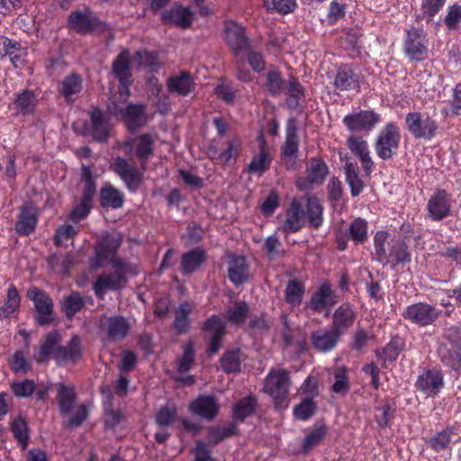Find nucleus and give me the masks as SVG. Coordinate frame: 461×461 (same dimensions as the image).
Listing matches in <instances>:
<instances>
[{
	"label": "nucleus",
	"mask_w": 461,
	"mask_h": 461,
	"mask_svg": "<svg viewBox=\"0 0 461 461\" xmlns=\"http://www.w3.org/2000/svg\"><path fill=\"white\" fill-rule=\"evenodd\" d=\"M83 90V78L76 73L71 72L67 75L58 86L59 95L65 99L66 103H73Z\"/></svg>",
	"instance_id": "24"
},
{
	"label": "nucleus",
	"mask_w": 461,
	"mask_h": 461,
	"mask_svg": "<svg viewBox=\"0 0 461 461\" xmlns=\"http://www.w3.org/2000/svg\"><path fill=\"white\" fill-rule=\"evenodd\" d=\"M221 366L226 373H235L240 370V350L225 353L221 359Z\"/></svg>",
	"instance_id": "63"
},
{
	"label": "nucleus",
	"mask_w": 461,
	"mask_h": 461,
	"mask_svg": "<svg viewBox=\"0 0 461 461\" xmlns=\"http://www.w3.org/2000/svg\"><path fill=\"white\" fill-rule=\"evenodd\" d=\"M205 252L201 249H194L182 256L180 271L184 276H190L197 270L205 261Z\"/></svg>",
	"instance_id": "34"
},
{
	"label": "nucleus",
	"mask_w": 461,
	"mask_h": 461,
	"mask_svg": "<svg viewBox=\"0 0 461 461\" xmlns=\"http://www.w3.org/2000/svg\"><path fill=\"white\" fill-rule=\"evenodd\" d=\"M167 87L170 93L185 96L194 90V82L188 72L182 71L167 79Z\"/></svg>",
	"instance_id": "30"
},
{
	"label": "nucleus",
	"mask_w": 461,
	"mask_h": 461,
	"mask_svg": "<svg viewBox=\"0 0 461 461\" xmlns=\"http://www.w3.org/2000/svg\"><path fill=\"white\" fill-rule=\"evenodd\" d=\"M438 113L429 112H411L405 117V127L415 139L432 140L439 132Z\"/></svg>",
	"instance_id": "2"
},
{
	"label": "nucleus",
	"mask_w": 461,
	"mask_h": 461,
	"mask_svg": "<svg viewBox=\"0 0 461 461\" xmlns=\"http://www.w3.org/2000/svg\"><path fill=\"white\" fill-rule=\"evenodd\" d=\"M100 200L103 207L121 208L124 202V194L112 185H105L100 193Z\"/></svg>",
	"instance_id": "43"
},
{
	"label": "nucleus",
	"mask_w": 461,
	"mask_h": 461,
	"mask_svg": "<svg viewBox=\"0 0 461 461\" xmlns=\"http://www.w3.org/2000/svg\"><path fill=\"white\" fill-rule=\"evenodd\" d=\"M59 334L57 331L50 332L42 343L38 355L35 358L38 362H43L48 360L50 355H54V357L58 360V349L61 348L59 346Z\"/></svg>",
	"instance_id": "44"
},
{
	"label": "nucleus",
	"mask_w": 461,
	"mask_h": 461,
	"mask_svg": "<svg viewBox=\"0 0 461 461\" xmlns=\"http://www.w3.org/2000/svg\"><path fill=\"white\" fill-rule=\"evenodd\" d=\"M194 362V349L192 343H187L184 347L183 356L176 363V370L179 373H185L189 371Z\"/></svg>",
	"instance_id": "64"
},
{
	"label": "nucleus",
	"mask_w": 461,
	"mask_h": 461,
	"mask_svg": "<svg viewBox=\"0 0 461 461\" xmlns=\"http://www.w3.org/2000/svg\"><path fill=\"white\" fill-rule=\"evenodd\" d=\"M290 384L286 370H271L265 379L264 391L282 404L287 397Z\"/></svg>",
	"instance_id": "9"
},
{
	"label": "nucleus",
	"mask_w": 461,
	"mask_h": 461,
	"mask_svg": "<svg viewBox=\"0 0 461 461\" xmlns=\"http://www.w3.org/2000/svg\"><path fill=\"white\" fill-rule=\"evenodd\" d=\"M113 172L125 184L130 192H135L142 184L143 173L134 165L131 164L126 158L117 157L112 163Z\"/></svg>",
	"instance_id": "10"
},
{
	"label": "nucleus",
	"mask_w": 461,
	"mask_h": 461,
	"mask_svg": "<svg viewBox=\"0 0 461 461\" xmlns=\"http://www.w3.org/2000/svg\"><path fill=\"white\" fill-rule=\"evenodd\" d=\"M81 340L73 336L66 347L58 349V360H76L81 355Z\"/></svg>",
	"instance_id": "56"
},
{
	"label": "nucleus",
	"mask_w": 461,
	"mask_h": 461,
	"mask_svg": "<svg viewBox=\"0 0 461 461\" xmlns=\"http://www.w3.org/2000/svg\"><path fill=\"white\" fill-rule=\"evenodd\" d=\"M299 150L297 124L294 118H290L285 125V141L281 147L283 162L287 169H295Z\"/></svg>",
	"instance_id": "11"
},
{
	"label": "nucleus",
	"mask_w": 461,
	"mask_h": 461,
	"mask_svg": "<svg viewBox=\"0 0 461 461\" xmlns=\"http://www.w3.org/2000/svg\"><path fill=\"white\" fill-rule=\"evenodd\" d=\"M113 271L110 274L99 276L94 284L93 289L99 299H104L107 291L121 289L126 283V274L136 275L135 267L120 259H113Z\"/></svg>",
	"instance_id": "1"
},
{
	"label": "nucleus",
	"mask_w": 461,
	"mask_h": 461,
	"mask_svg": "<svg viewBox=\"0 0 461 461\" xmlns=\"http://www.w3.org/2000/svg\"><path fill=\"white\" fill-rule=\"evenodd\" d=\"M447 0H421L420 12L417 15L418 20H424L428 23H430L434 16L438 14Z\"/></svg>",
	"instance_id": "50"
},
{
	"label": "nucleus",
	"mask_w": 461,
	"mask_h": 461,
	"mask_svg": "<svg viewBox=\"0 0 461 461\" xmlns=\"http://www.w3.org/2000/svg\"><path fill=\"white\" fill-rule=\"evenodd\" d=\"M238 431L235 422L226 426L212 427L209 429L208 442L213 446L219 444L223 439L235 435Z\"/></svg>",
	"instance_id": "52"
},
{
	"label": "nucleus",
	"mask_w": 461,
	"mask_h": 461,
	"mask_svg": "<svg viewBox=\"0 0 461 461\" xmlns=\"http://www.w3.org/2000/svg\"><path fill=\"white\" fill-rule=\"evenodd\" d=\"M130 63L131 53L126 50H122L113 63V72L121 83V96L124 100L129 96L128 86L132 82Z\"/></svg>",
	"instance_id": "17"
},
{
	"label": "nucleus",
	"mask_w": 461,
	"mask_h": 461,
	"mask_svg": "<svg viewBox=\"0 0 461 461\" xmlns=\"http://www.w3.org/2000/svg\"><path fill=\"white\" fill-rule=\"evenodd\" d=\"M229 278L236 285L244 284L249 278V267L244 257H234L229 262Z\"/></svg>",
	"instance_id": "37"
},
{
	"label": "nucleus",
	"mask_w": 461,
	"mask_h": 461,
	"mask_svg": "<svg viewBox=\"0 0 461 461\" xmlns=\"http://www.w3.org/2000/svg\"><path fill=\"white\" fill-rule=\"evenodd\" d=\"M77 394L75 387L59 384L57 385V402L59 404V412L62 416L66 417L70 415L71 411L75 406Z\"/></svg>",
	"instance_id": "33"
},
{
	"label": "nucleus",
	"mask_w": 461,
	"mask_h": 461,
	"mask_svg": "<svg viewBox=\"0 0 461 461\" xmlns=\"http://www.w3.org/2000/svg\"><path fill=\"white\" fill-rule=\"evenodd\" d=\"M91 120V134L95 140L103 142L109 137V122L103 112L94 108L89 113Z\"/></svg>",
	"instance_id": "32"
},
{
	"label": "nucleus",
	"mask_w": 461,
	"mask_h": 461,
	"mask_svg": "<svg viewBox=\"0 0 461 461\" xmlns=\"http://www.w3.org/2000/svg\"><path fill=\"white\" fill-rule=\"evenodd\" d=\"M402 350V339L400 338H393L383 348L376 349L375 355L378 359L382 361V366L386 368L389 365L396 361Z\"/></svg>",
	"instance_id": "35"
},
{
	"label": "nucleus",
	"mask_w": 461,
	"mask_h": 461,
	"mask_svg": "<svg viewBox=\"0 0 461 461\" xmlns=\"http://www.w3.org/2000/svg\"><path fill=\"white\" fill-rule=\"evenodd\" d=\"M416 389L427 396H435L444 387V375L438 368L424 370L417 378Z\"/></svg>",
	"instance_id": "16"
},
{
	"label": "nucleus",
	"mask_w": 461,
	"mask_h": 461,
	"mask_svg": "<svg viewBox=\"0 0 461 461\" xmlns=\"http://www.w3.org/2000/svg\"><path fill=\"white\" fill-rule=\"evenodd\" d=\"M225 40L237 57L249 48L244 28L233 21H229L225 24Z\"/></svg>",
	"instance_id": "20"
},
{
	"label": "nucleus",
	"mask_w": 461,
	"mask_h": 461,
	"mask_svg": "<svg viewBox=\"0 0 461 461\" xmlns=\"http://www.w3.org/2000/svg\"><path fill=\"white\" fill-rule=\"evenodd\" d=\"M388 265L393 269L400 263L411 261V253L407 245L402 240H396L390 244V251L387 252Z\"/></svg>",
	"instance_id": "39"
},
{
	"label": "nucleus",
	"mask_w": 461,
	"mask_h": 461,
	"mask_svg": "<svg viewBox=\"0 0 461 461\" xmlns=\"http://www.w3.org/2000/svg\"><path fill=\"white\" fill-rule=\"evenodd\" d=\"M263 86L271 95L277 96L285 92L286 81L278 69L272 68L267 72Z\"/></svg>",
	"instance_id": "41"
},
{
	"label": "nucleus",
	"mask_w": 461,
	"mask_h": 461,
	"mask_svg": "<svg viewBox=\"0 0 461 461\" xmlns=\"http://www.w3.org/2000/svg\"><path fill=\"white\" fill-rule=\"evenodd\" d=\"M327 434V428L323 425H315L304 437L302 443V451L306 454L318 446Z\"/></svg>",
	"instance_id": "51"
},
{
	"label": "nucleus",
	"mask_w": 461,
	"mask_h": 461,
	"mask_svg": "<svg viewBox=\"0 0 461 461\" xmlns=\"http://www.w3.org/2000/svg\"><path fill=\"white\" fill-rule=\"evenodd\" d=\"M388 237L389 233L384 230L377 231L374 237L375 258L383 265H388L387 251L385 248Z\"/></svg>",
	"instance_id": "57"
},
{
	"label": "nucleus",
	"mask_w": 461,
	"mask_h": 461,
	"mask_svg": "<svg viewBox=\"0 0 461 461\" xmlns=\"http://www.w3.org/2000/svg\"><path fill=\"white\" fill-rule=\"evenodd\" d=\"M85 305V302L78 293H72L64 297L63 311L68 318H72Z\"/></svg>",
	"instance_id": "58"
},
{
	"label": "nucleus",
	"mask_w": 461,
	"mask_h": 461,
	"mask_svg": "<svg viewBox=\"0 0 461 461\" xmlns=\"http://www.w3.org/2000/svg\"><path fill=\"white\" fill-rule=\"evenodd\" d=\"M323 208L315 196L307 198L305 220L307 219L311 227L318 229L323 222Z\"/></svg>",
	"instance_id": "46"
},
{
	"label": "nucleus",
	"mask_w": 461,
	"mask_h": 461,
	"mask_svg": "<svg viewBox=\"0 0 461 461\" xmlns=\"http://www.w3.org/2000/svg\"><path fill=\"white\" fill-rule=\"evenodd\" d=\"M317 411L316 403L312 398H305L294 409V415L299 420H307L312 417Z\"/></svg>",
	"instance_id": "60"
},
{
	"label": "nucleus",
	"mask_w": 461,
	"mask_h": 461,
	"mask_svg": "<svg viewBox=\"0 0 461 461\" xmlns=\"http://www.w3.org/2000/svg\"><path fill=\"white\" fill-rule=\"evenodd\" d=\"M81 176L82 180L85 182V188L81 199L92 203L96 187L89 167L82 166Z\"/></svg>",
	"instance_id": "59"
},
{
	"label": "nucleus",
	"mask_w": 461,
	"mask_h": 461,
	"mask_svg": "<svg viewBox=\"0 0 461 461\" xmlns=\"http://www.w3.org/2000/svg\"><path fill=\"white\" fill-rule=\"evenodd\" d=\"M68 26L77 33H90L100 26V21L88 10L73 11L68 17Z\"/></svg>",
	"instance_id": "19"
},
{
	"label": "nucleus",
	"mask_w": 461,
	"mask_h": 461,
	"mask_svg": "<svg viewBox=\"0 0 461 461\" xmlns=\"http://www.w3.org/2000/svg\"><path fill=\"white\" fill-rule=\"evenodd\" d=\"M6 297L5 304L0 306V320L10 316L20 305V295L14 285L8 286Z\"/></svg>",
	"instance_id": "54"
},
{
	"label": "nucleus",
	"mask_w": 461,
	"mask_h": 461,
	"mask_svg": "<svg viewBox=\"0 0 461 461\" xmlns=\"http://www.w3.org/2000/svg\"><path fill=\"white\" fill-rule=\"evenodd\" d=\"M10 426L11 431L18 444L23 448H25L29 440L27 422L23 418L16 417L11 421Z\"/></svg>",
	"instance_id": "55"
},
{
	"label": "nucleus",
	"mask_w": 461,
	"mask_h": 461,
	"mask_svg": "<svg viewBox=\"0 0 461 461\" xmlns=\"http://www.w3.org/2000/svg\"><path fill=\"white\" fill-rule=\"evenodd\" d=\"M100 330L110 341L123 340L129 334L131 323L122 315H103L100 319Z\"/></svg>",
	"instance_id": "12"
},
{
	"label": "nucleus",
	"mask_w": 461,
	"mask_h": 461,
	"mask_svg": "<svg viewBox=\"0 0 461 461\" xmlns=\"http://www.w3.org/2000/svg\"><path fill=\"white\" fill-rule=\"evenodd\" d=\"M346 182L350 187L353 197L359 195L364 189V182L359 177V168L357 163L347 162L345 165Z\"/></svg>",
	"instance_id": "45"
},
{
	"label": "nucleus",
	"mask_w": 461,
	"mask_h": 461,
	"mask_svg": "<svg viewBox=\"0 0 461 461\" xmlns=\"http://www.w3.org/2000/svg\"><path fill=\"white\" fill-rule=\"evenodd\" d=\"M257 404V399L254 396L250 395L240 399L232 408L233 419L235 420L244 421L254 413Z\"/></svg>",
	"instance_id": "47"
},
{
	"label": "nucleus",
	"mask_w": 461,
	"mask_h": 461,
	"mask_svg": "<svg viewBox=\"0 0 461 461\" xmlns=\"http://www.w3.org/2000/svg\"><path fill=\"white\" fill-rule=\"evenodd\" d=\"M161 20L165 24H176L186 28L192 23L193 14L188 8L175 5L170 10L162 12Z\"/></svg>",
	"instance_id": "31"
},
{
	"label": "nucleus",
	"mask_w": 461,
	"mask_h": 461,
	"mask_svg": "<svg viewBox=\"0 0 461 461\" xmlns=\"http://www.w3.org/2000/svg\"><path fill=\"white\" fill-rule=\"evenodd\" d=\"M203 329L207 332L210 339L209 353L216 354L221 348V338L226 329L225 322L219 316L212 315L204 322Z\"/></svg>",
	"instance_id": "23"
},
{
	"label": "nucleus",
	"mask_w": 461,
	"mask_h": 461,
	"mask_svg": "<svg viewBox=\"0 0 461 461\" xmlns=\"http://www.w3.org/2000/svg\"><path fill=\"white\" fill-rule=\"evenodd\" d=\"M356 312L349 303H342L333 313L330 327L342 337L353 325Z\"/></svg>",
	"instance_id": "28"
},
{
	"label": "nucleus",
	"mask_w": 461,
	"mask_h": 461,
	"mask_svg": "<svg viewBox=\"0 0 461 461\" xmlns=\"http://www.w3.org/2000/svg\"><path fill=\"white\" fill-rule=\"evenodd\" d=\"M155 139L149 133H143L125 141L124 147L127 153L134 155L140 161L141 170L145 171L149 158L153 154Z\"/></svg>",
	"instance_id": "8"
},
{
	"label": "nucleus",
	"mask_w": 461,
	"mask_h": 461,
	"mask_svg": "<svg viewBox=\"0 0 461 461\" xmlns=\"http://www.w3.org/2000/svg\"><path fill=\"white\" fill-rule=\"evenodd\" d=\"M220 409L218 400L213 395H200L189 405L192 413L211 420L214 419Z\"/></svg>",
	"instance_id": "22"
},
{
	"label": "nucleus",
	"mask_w": 461,
	"mask_h": 461,
	"mask_svg": "<svg viewBox=\"0 0 461 461\" xmlns=\"http://www.w3.org/2000/svg\"><path fill=\"white\" fill-rule=\"evenodd\" d=\"M334 86L340 91H358L359 76L352 69H339L335 77Z\"/></svg>",
	"instance_id": "36"
},
{
	"label": "nucleus",
	"mask_w": 461,
	"mask_h": 461,
	"mask_svg": "<svg viewBox=\"0 0 461 461\" xmlns=\"http://www.w3.org/2000/svg\"><path fill=\"white\" fill-rule=\"evenodd\" d=\"M29 297L33 301L39 316L36 318L40 325H45L51 321L53 303L51 298L44 292L33 288L28 292Z\"/></svg>",
	"instance_id": "21"
},
{
	"label": "nucleus",
	"mask_w": 461,
	"mask_h": 461,
	"mask_svg": "<svg viewBox=\"0 0 461 461\" xmlns=\"http://www.w3.org/2000/svg\"><path fill=\"white\" fill-rule=\"evenodd\" d=\"M337 302V296L330 285L323 283L312 294L306 305L314 312H321L326 307L334 305Z\"/></svg>",
	"instance_id": "26"
},
{
	"label": "nucleus",
	"mask_w": 461,
	"mask_h": 461,
	"mask_svg": "<svg viewBox=\"0 0 461 461\" xmlns=\"http://www.w3.org/2000/svg\"><path fill=\"white\" fill-rule=\"evenodd\" d=\"M453 203L452 194L445 189L435 192L428 201V216L434 221H439L447 218L451 212Z\"/></svg>",
	"instance_id": "14"
},
{
	"label": "nucleus",
	"mask_w": 461,
	"mask_h": 461,
	"mask_svg": "<svg viewBox=\"0 0 461 461\" xmlns=\"http://www.w3.org/2000/svg\"><path fill=\"white\" fill-rule=\"evenodd\" d=\"M122 239L119 233H105L95 246V257L91 260L95 267H100L104 262L113 258L121 246Z\"/></svg>",
	"instance_id": "15"
},
{
	"label": "nucleus",
	"mask_w": 461,
	"mask_h": 461,
	"mask_svg": "<svg viewBox=\"0 0 461 461\" xmlns=\"http://www.w3.org/2000/svg\"><path fill=\"white\" fill-rule=\"evenodd\" d=\"M342 122L351 132H369L381 122V115L373 110H362L346 115Z\"/></svg>",
	"instance_id": "13"
},
{
	"label": "nucleus",
	"mask_w": 461,
	"mask_h": 461,
	"mask_svg": "<svg viewBox=\"0 0 461 461\" xmlns=\"http://www.w3.org/2000/svg\"><path fill=\"white\" fill-rule=\"evenodd\" d=\"M455 436V429L453 427H447L445 429L432 435L427 443L428 446L433 450L436 452H440L442 450H446L450 443L458 440L459 437L454 439Z\"/></svg>",
	"instance_id": "40"
},
{
	"label": "nucleus",
	"mask_w": 461,
	"mask_h": 461,
	"mask_svg": "<svg viewBox=\"0 0 461 461\" xmlns=\"http://www.w3.org/2000/svg\"><path fill=\"white\" fill-rule=\"evenodd\" d=\"M121 100H111L107 105L110 114L122 119L127 127L133 131L144 126L148 122V115L145 111V105L129 104L126 106L123 103L126 101L120 95Z\"/></svg>",
	"instance_id": "3"
},
{
	"label": "nucleus",
	"mask_w": 461,
	"mask_h": 461,
	"mask_svg": "<svg viewBox=\"0 0 461 461\" xmlns=\"http://www.w3.org/2000/svg\"><path fill=\"white\" fill-rule=\"evenodd\" d=\"M38 104V98L31 90H23L16 94L14 100V109L23 115L32 114Z\"/></svg>",
	"instance_id": "38"
},
{
	"label": "nucleus",
	"mask_w": 461,
	"mask_h": 461,
	"mask_svg": "<svg viewBox=\"0 0 461 461\" xmlns=\"http://www.w3.org/2000/svg\"><path fill=\"white\" fill-rule=\"evenodd\" d=\"M328 174L329 167L325 161L319 158H312L306 164L304 175L296 179V187L300 191H310L313 186L322 185Z\"/></svg>",
	"instance_id": "7"
},
{
	"label": "nucleus",
	"mask_w": 461,
	"mask_h": 461,
	"mask_svg": "<svg viewBox=\"0 0 461 461\" xmlns=\"http://www.w3.org/2000/svg\"><path fill=\"white\" fill-rule=\"evenodd\" d=\"M271 161L272 158L267 142L260 137L258 139V152L253 155L250 163L247 167V170L250 174L262 175L269 168Z\"/></svg>",
	"instance_id": "29"
},
{
	"label": "nucleus",
	"mask_w": 461,
	"mask_h": 461,
	"mask_svg": "<svg viewBox=\"0 0 461 461\" xmlns=\"http://www.w3.org/2000/svg\"><path fill=\"white\" fill-rule=\"evenodd\" d=\"M10 387L17 398H27L34 393L36 384L32 380L24 379L12 382Z\"/></svg>",
	"instance_id": "61"
},
{
	"label": "nucleus",
	"mask_w": 461,
	"mask_h": 461,
	"mask_svg": "<svg viewBox=\"0 0 461 461\" xmlns=\"http://www.w3.org/2000/svg\"><path fill=\"white\" fill-rule=\"evenodd\" d=\"M400 142V128L393 122L387 123L376 136L375 151L378 158L388 160L397 154Z\"/></svg>",
	"instance_id": "5"
},
{
	"label": "nucleus",
	"mask_w": 461,
	"mask_h": 461,
	"mask_svg": "<svg viewBox=\"0 0 461 461\" xmlns=\"http://www.w3.org/2000/svg\"><path fill=\"white\" fill-rule=\"evenodd\" d=\"M304 285L297 280H290L285 291V301L293 307L299 306L304 294Z\"/></svg>",
	"instance_id": "53"
},
{
	"label": "nucleus",
	"mask_w": 461,
	"mask_h": 461,
	"mask_svg": "<svg viewBox=\"0 0 461 461\" xmlns=\"http://www.w3.org/2000/svg\"><path fill=\"white\" fill-rule=\"evenodd\" d=\"M368 223L362 218L353 220L346 230L347 239L351 240L356 245L363 244L368 238Z\"/></svg>",
	"instance_id": "42"
},
{
	"label": "nucleus",
	"mask_w": 461,
	"mask_h": 461,
	"mask_svg": "<svg viewBox=\"0 0 461 461\" xmlns=\"http://www.w3.org/2000/svg\"><path fill=\"white\" fill-rule=\"evenodd\" d=\"M334 383L331 391L339 395H345L350 389L349 378L348 375V368L345 366H339L332 372Z\"/></svg>",
	"instance_id": "49"
},
{
	"label": "nucleus",
	"mask_w": 461,
	"mask_h": 461,
	"mask_svg": "<svg viewBox=\"0 0 461 461\" xmlns=\"http://www.w3.org/2000/svg\"><path fill=\"white\" fill-rule=\"evenodd\" d=\"M37 222V209L32 203H26L20 209L15 231L20 235L28 236L34 231Z\"/></svg>",
	"instance_id": "25"
},
{
	"label": "nucleus",
	"mask_w": 461,
	"mask_h": 461,
	"mask_svg": "<svg viewBox=\"0 0 461 461\" xmlns=\"http://www.w3.org/2000/svg\"><path fill=\"white\" fill-rule=\"evenodd\" d=\"M442 310L426 302H418L407 305L402 312V316L419 328L434 325L439 319Z\"/></svg>",
	"instance_id": "4"
},
{
	"label": "nucleus",
	"mask_w": 461,
	"mask_h": 461,
	"mask_svg": "<svg viewBox=\"0 0 461 461\" xmlns=\"http://www.w3.org/2000/svg\"><path fill=\"white\" fill-rule=\"evenodd\" d=\"M305 223V212L302 204L294 200L286 212L285 219L283 222L282 229L285 233H294L299 231Z\"/></svg>",
	"instance_id": "27"
},
{
	"label": "nucleus",
	"mask_w": 461,
	"mask_h": 461,
	"mask_svg": "<svg viewBox=\"0 0 461 461\" xmlns=\"http://www.w3.org/2000/svg\"><path fill=\"white\" fill-rule=\"evenodd\" d=\"M339 332L330 328H320L312 331L310 336L312 348L320 353H327L335 349L340 340Z\"/></svg>",
	"instance_id": "18"
},
{
	"label": "nucleus",
	"mask_w": 461,
	"mask_h": 461,
	"mask_svg": "<svg viewBox=\"0 0 461 461\" xmlns=\"http://www.w3.org/2000/svg\"><path fill=\"white\" fill-rule=\"evenodd\" d=\"M249 314V306L246 302H235L230 306L224 314V318L230 323L243 324Z\"/></svg>",
	"instance_id": "48"
},
{
	"label": "nucleus",
	"mask_w": 461,
	"mask_h": 461,
	"mask_svg": "<svg viewBox=\"0 0 461 461\" xmlns=\"http://www.w3.org/2000/svg\"><path fill=\"white\" fill-rule=\"evenodd\" d=\"M403 52L410 61L420 62L429 57V40L422 29L412 28L406 32Z\"/></svg>",
	"instance_id": "6"
},
{
	"label": "nucleus",
	"mask_w": 461,
	"mask_h": 461,
	"mask_svg": "<svg viewBox=\"0 0 461 461\" xmlns=\"http://www.w3.org/2000/svg\"><path fill=\"white\" fill-rule=\"evenodd\" d=\"M440 358L442 363L454 370H457L461 366V350L458 348H441Z\"/></svg>",
	"instance_id": "62"
}]
</instances>
